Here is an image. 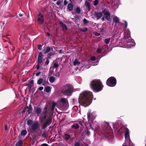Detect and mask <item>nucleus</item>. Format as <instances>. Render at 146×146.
<instances>
[{"label":"nucleus","mask_w":146,"mask_h":146,"mask_svg":"<svg viewBox=\"0 0 146 146\" xmlns=\"http://www.w3.org/2000/svg\"><path fill=\"white\" fill-rule=\"evenodd\" d=\"M92 99V93L90 91H85L80 94L78 102L81 105L86 107L90 104Z\"/></svg>","instance_id":"1"},{"label":"nucleus","mask_w":146,"mask_h":146,"mask_svg":"<svg viewBox=\"0 0 146 146\" xmlns=\"http://www.w3.org/2000/svg\"><path fill=\"white\" fill-rule=\"evenodd\" d=\"M91 88L94 91L99 92L101 91L104 87L102 82L100 80H94L90 83Z\"/></svg>","instance_id":"2"},{"label":"nucleus","mask_w":146,"mask_h":146,"mask_svg":"<svg viewBox=\"0 0 146 146\" xmlns=\"http://www.w3.org/2000/svg\"><path fill=\"white\" fill-rule=\"evenodd\" d=\"M73 87L70 84H66L63 87L62 92L65 95L71 96L73 91Z\"/></svg>","instance_id":"3"},{"label":"nucleus","mask_w":146,"mask_h":146,"mask_svg":"<svg viewBox=\"0 0 146 146\" xmlns=\"http://www.w3.org/2000/svg\"><path fill=\"white\" fill-rule=\"evenodd\" d=\"M106 84L108 86L113 87L116 85V80L114 77H110L107 79Z\"/></svg>","instance_id":"4"},{"label":"nucleus","mask_w":146,"mask_h":146,"mask_svg":"<svg viewBox=\"0 0 146 146\" xmlns=\"http://www.w3.org/2000/svg\"><path fill=\"white\" fill-rule=\"evenodd\" d=\"M102 13L105 16V17H102V21H104L105 19L107 21H109L110 17V13L106 9H104L102 10Z\"/></svg>","instance_id":"5"},{"label":"nucleus","mask_w":146,"mask_h":146,"mask_svg":"<svg viewBox=\"0 0 146 146\" xmlns=\"http://www.w3.org/2000/svg\"><path fill=\"white\" fill-rule=\"evenodd\" d=\"M52 117H50L48 118L43 124L42 127V129H45L48 126L50 125L52 122Z\"/></svg>","instance_id":"6"},{"label":"nucleus","mask_w":146,"mask_h":146,"mask_svg":"<svg viewBox=\"0 0 146 146\" xmlns=\"http://www.w3.org/2000/svg\"><path fill=\"white\" fill-rule=\"evenodd\" d=\"M39 124L38 122H36L31 125V128H30L29 130L31 132H33L38 129L39 128Z\"/></svg>","instance_id":"7"},{"label":"nucleus","mask_w":146,"mask_h":146,"mask_svg":"<svg viewBox=\"0 0 146 146\" xmlns=\"http://www.w3.org/2000/svg\"><path fill=\"white\" fill-rule=\"evenodd\" d=\"M38 19L37 20V21L39 22L40 24H42L44 22V19L43 18V15L41 14V13H40L38 15Z\"/></svg>","instance_id":"8"},{"label":"nucleus","mask_w":146,"mask_h":146,"mask_svg":"<svg viewBox=\"0 0 146 146\" xmlns=\"http://www.w3.org/2000/svg\"><path fill=\"white\" fill-rule=\"evenodd\" d=\"M95 118V116L93 113H91L90 112H88L87 113V118L88 120H93Z\"/></svg>","instance_id":"9"},{"label":"nucleus","mask_w":146,"mask_h":146,"mask_svg":"<svg viewBox=\"0 0 146 146\" xmlns=\"http://www.w3.org/2000/svg\"><path fill=\"white\" fill-rule=\"evenodd\" d=\"M42 56H43L42 54V52H40L38 57V63L41 64L42 61L44 60V58H42Z\"/></svg>","instance_id":"10"},{"label":"nucleus","mask_w":146,"mask_h":146,"mask_svg":"<svg viewBox=\"0 0 146 146\" xmlns=\"http://www.w3.org/2000/svg\"><path fill=\"white\" fill-rule=\"evenodd\" d=\"M59 24L61 27L62 28V30L64 31H66L68 30V28L66 25L62 21H59Z\"/></svg>","instance_id":"11"},{"label":"nucleus","mask_w":146,"mask_h":146,"mask_svg":"<svg viewBox=\"0 0 146 146\" xmlns=\"http://www.w3.org/2000/svg\"><path fill=\"white\" fill-rule=\"evenodd\" d=\"M102 12H95L94 14V16L97 18V19H98L101 18L102 16Z\"/></svg>","instance_id":"12"},{"label":"nucleus","mask_w":146,"mask_h":146,"mask_svg":"<svg viewBox=\"0 0 146 146\" xmlns=\"http://www.w3.org/2000/svg\"><path fill=\"white\" fill-rule=\"evenodd\" d=\"M35 109L36 110V115L37 116L39 115L42 112V110L41 108L40 107H38L36 108H35Z\"/></svg>","instance_id":"13"},{"label":"nucleus","mask_w":146,"mask_h":146,"mask_svg":"<svg viewBox=\"0 0 146 146\" xmlns=\"http://www.w3.org/2000/svg\"><path fill=\"white\" fill-rule=\"evenodd\" d=\"M70 0V1L71 3L68 4L67 6V9L69 11H71L73 9L74 5L72 2L71 1V0Z\"/></svg>","instance_id":"14"},{"label":"nucleus","mask_w":146,"mask_h":146,"mask_svg":"<svg viewBox=\"0 0 146 146\" xmlns=\"http://www.w3.org/2000/svg\"><path fill=\"white\" fill-rule=\"evenodd\" d=\"M25 108H27L28 110H27V112L29 114H31L33 112V108L30 105L29 106H27L25 107Z\"/></svg>","instance_id":"15"},{"label":"nucleus","mask_w":146,"mask_h":146,"mask_svg":"<svg viewBox=\"0 0 146 146\" xmlns=\"http://www.w3.org/2000/svg\"><path fill=\"white\" fill-rule=\"evenodd\" d=\"M51 49V50L53 49L52 48H50L49 46L46 47V48H45L43 50L44 54H45L46 53L49 52L50 51Z\"/></svg>","instance_id":"16"},{"label":"nucleus","mask_w":146,"mask_h":146,"mask_svg":"<svg viewBox=\"0 0 146 146\" xmlns=\"http://www.w3.org/2000/svg\"><path fill=\"white\" fill-rule=\"evenodd\" d=\"M126 131L125 132V138H129V130L127 127L125 129Z\"/></svg>","instance_id":"17"},{"label":"nucleus","mask_w":146,"mask_h":146,"mask_svg":"<svg viewBox=\"0 0 146 146\" xmlns=\"http://www.w3.org/2000/svg\"><path fill=\"white\" fill-rule=\"evenodd\" d=\"M113 22L117 24L119 22V18L116 16L114 17L113 18Z\"/></svg>","instance_id":"18"},{"label":"nucleus","mask_w":146,"mask_h":146,"mask_svg":"<svg viewBox=\"0 0 146 146\" xmlns=\"http://www.w3.org/2000/svg\"><path fill=\"white\" fill-rule=\"evenodd\" d=\"M71 127L73 129H79V125L77 123H74L71 126Z\"/></svg>","instance_id":"19"},{"label":"nucleus","mask_w":146,"mask_h":146,"mask_svg":"<svg viewBox=\"0 0 146 146\" xmlns=\"http://www.w3.org/2000/svg\"><path fill=\"white\" fill-rule=\"evenodd\" d=\"M48 131L45 130L43 132V133L42 134V137L44 138H46L48 135Z\"/></svg>","instance_id":"20"},{"label":"nucleus","mask_w":146,"mask_h":146,"mask_svg":"<svg viewBox=\"0 0 146 146\" xmlns=\"http://www.w3.org/2000/svg\"><path fill=\"white\" fill-rule=\"evenodd\" d=\"M90 134V133L88 129H86V130L84 131L82 133L83 135H86L87 136H88Z\"/></svg>","instance_id":"21"},{"label":"nucleus","mask_w":146,"mask_h":146,"mask_svg":"<svg viewBox=\"0 0 146 146\" xmlns=\"http://www.w3.org/2000/svg\"><path fill=\"white\" fill-rule=\"evenodd\" d=\"M85 5L87 9L88 10H90V6L89 3L87 1H86L85 3Z\"/></svg>","instance_id":"22"},{"label":"nucleus","mask_w":146,"mask_h":146,"mask_svg":"<svg viewBox=\"0 0 146 146\" xmlns=\"http://www.w3.org/2000/svg\"><path fill=\"white\" fill-rule=\"evenodd\" d=\"M54 54V53H48L47 55V59H50L52 58V56Z\"/></svg>","instance_id":"23"},{"label":"nucleus","mask_w":146,"mask_h":146,"mask_svg":"<svg viewBox=\"0 0 146 146\" xmlns=\"http://www.w3.org/2000/svg\"><path fill=\"white\" fill-rule=\"evenodd\" d=\"M75 11L77 14H79L81 12V10L79 7H78L75 9Z\"/></svg>","instance_id":"24"},{"label":"nucleus","mask_w":146,"mask_h":146,"mask_svg":"<svg viewBox=\"0 0 146 146\" xmlns=\"http://www.w3.org/2000/svg\"><path fill=\"white\" fill-rule=\"evenodd\" d=\"M80 62L78 61L77 59L75 60L73 62V64L75 66H79L80 64Z\"/></svg>","instance_id":"25"},{"label":"nucleus","mask_w":146,"mask_h":146,"mask_svg":"<svg viewBox=\"0 0 146 146\" xmlns=\"http://www.w3.org/2000/svg\"><path fill=\"white\" fill-rule=\"evenodd\" d=\"M27 133V131L26 130L24 129L22 130L21 132V136H25Z\"/></svg>","instance_id":"26"},{"label":"nucleus","mask_w":146,"mask_h":146,"mask_svg":"<svg viewBox=\"0 0 146 146\" xmlns=\"http://www.w3.org/2000/svg\"><path fill=\"white\" fill-rule=\"evenodd\" d=\"M47 116L45 115H44V116L41 117L40 118V122H42L46 119L47 118Z\"/></svg>","instance_id":"27"},{"label":"nucleus","mask_w":146,"mask_h":146,"mask_svg":"<svg viewBox=\"0 0 146 146\" xmlns=\"http://www.w3.org/2000/svg\"><path fill=\"white\" fill-rule=\"evenodd\" d=\"M23 144L22 141L19 140L18 142L17 143L15 146H22Z\"/></svg>","instance_id":"28"},{"label":"nucleus","mask_w":146,"mask_h":146,"mask_svg":"<svg viewBox=\"0 0 146 146\" xmlns=\"http://www.w3.org/2000/svg\"><path fill=\"white\" fill-rule=\"evenodd\" d=\"M70 137V135L67 133H65L64 135V138L66 140H68Z\"/></svg>","instance_id":"29"},{"label":"nucleus","mask_w":146,"mask_h":146,"mask_svg":"<svg viewBox=\"0 0 146 146\" xmlns=\"http://www.w3.org/2000/svg\"><path fill=\"white\" fill-rule=\"evenodd\" d=\"M49 80L51 82L53 83L55 81V79L54 76H52L50 77Z\"/></svg>","instance_id":"30"},{"label":"nucleus","mask_w":146,"mask_h":146,"mask_svg":"<svg viewBox=\"0 0 146 146\" xmlns=\"http://www.w3.org/2000/svg\"><path fill=\"white\" fill-rule=\"evenodd\" d=\"M45 91L47 93L49 92L51 90L50 87L49 86L46 87L45 88Z\"/></svg>","instance_id":"31"},{"label":"nucleus","mask_w":146,"mask_h":146,"mask_svg":"<svg viewBox=\"0 0 146 146\" xmlns=\"http://www.w3.org/2000/svg\"><path fill=\"white\" fill-rule=\"evenodd\" d=\"M27 124L28 125L31 126L32 125L33 121L31 119H29L27 121Z\"/></svg>","instance_id":"32"},{"label":"nucleus","mask_w":146,"mask_h":146,"mask_svg":"<svg viewBox=\"0 0 146 146\" xmlns=\"http://www.w3.org/2000/svg\"><path fill=\"white\" fill-rule=\"evenodd\" d=\"M56 104L55 103L53 102L52 103V108H51V111H54L55 107L56 106Z\"/></svg>","instance_id":"33"},{"label":"nucleus","mask_w":146,"mask_h":146,"mask_svg":"<svg viewBox=\"0 0 146 146\" xmlns=\"http://www.w3.org/2000/svg\"><path fill=\"white\" fill-rule=\"evenodd\" d=\"M25 13L23 12L22 13H19L18 15H16V16L17 18H19L22 17Z\"/></svg>","instance_id":"34"},{"label":"nucleus","mask_w":146,"mask_h":146,"mask_svg":"<svg viewBox=\"0 0 146 146\" xmlns=\"http://www.w3.org/2000/svg\"><path fill=\"white\" fill-rule=\"evenodd\" d=\"M42 78H40L38 80L37 83L38 84L40 85L42 83Z\"/></svg>","instance_id":"35"},{"label":"nucleus","mask_w":146,"mask_h":146,"mask_svg":"<svg viewBox=\"0 0 146 146\" xmlns=\"http://www.w3.org/2000/svg\"><path fill=\"white\" fill-rule=\"evenodd\" d=\"M110 38H106L104 40L106 44H108L109 43L110 41Z\"/></svg>","instance_id":"36"},{"label":"nucleus","mask_w":146,"mask_h":146,"mask_svg":"<svg viewBox=\"0 0 146 146\" xmlns=\"http://www.w3.org/2000/svg\"><path fill=\"white\" fill-rule=\"evenodd\" d=\"M66 99L65 98H62L60 100V102L63 104H66Z\"/></svg>","instance_id":"37"},{"label":"nucleus","mask_w":146,"mask_h":146,"mask_svg":"<svg viewBox=\"0 0 146 146\" xmlns=\"http://www.w3.org/2000/svg\"><path fill=\"white\" fill-rule=\"evenodd\" d=\"M103 47H102L101 49H100V48H97V52L98 53V54L102 52L101 50H103Z\"/></svg>","instance_id":"38"},{"label":"nucleus","mask_w":146,"mask_h":146,"mask_svg":"<svg viewBox=\"0 0 146 146\" xmlns=\"http://www.w3.org/2000/svg\"><path fill=\"white\" fill-rule=\"evenodd\" d=\"M80 30L82 32H86L88 31V29L87 27L82 28L80 29Z\"/></svg>","instance_id":"39"},{"label":"nucleus","mask_w":146,"mask_h":146,"mask_svg":"<svg viewBox=\"0 0 146 146\" xmlns=\"http://www.w3.org/2000/svg\"><path fill=\"white\" fill-rule=\"evenodd\" d=\"M98 2L99 1L98 0H95L93 1V4L95 6L97 5H98Z\"/></svg>","instance_id":"40"},{"label":"nucleus","mask_w":146,"mask_h":146,"mask_svg":"<svg viewBox=\"0 0 146 146\" xmlns=\"http://www.w3.org/2000/svg\"><path fill=\"white\" fill-rule=\"evenodd\" d=\"M83 22L84 24H86L89 23V21L87 20L86 19L84 18L83 19Z\"/></svg>","instance_id":"41"},{"label":"nucleus","mask_w":146,"mask_h":146,"mask_svg":"<svg viewBox=\"0 0 146 146\" xmlns=\"http://www.w3.org/2000/svg\"><path fill=\"white\" fill-rule=\"evenodd\" d=\"M58 65L57 63H54V65H53L54 67L56 68H58Z\"/></svg>","instance_id":"42"},{"label":"nucleus","mask_w":146,"mask_h":146,"mask_svg":"<svg viewBox=\"0 0 146 146\" xmlns=\"http://www.w3.org/2000/svg\"><path fill=\"white\" fill-rule=\"evenodd\" d=\"M74 18L75 19V21H77L79 19V17L77 15H76L74 16Z\"/></svg>","instance_id":"43"},{"label":"nucleus","mask_w":146,"mask_h":146,"mask_svg":"<svg viewBox=\"0 0 146 146\" xmlns=\"http://www.w3.org/2000/svg\"><path fill=\"white\" fill-rule=\"evenodd\" d=\"M42 45L40 44H39L38 46V48L39 50H42Z\"/></svg>","instance_id":"44"},{"label":"nucleus","mask_w":146,"mask_h":146,"mask_svg":"<svg viewBox=\"0 0 146 146\" xmlns=\"http://www.w3.org/2000/svg\"><path fill=\"white\" fill-rule=\"evenodd\" d=\"M40 63H38V62H37V64L36 66V68L37 70H38L39 69L40 67Z\"/></svg>","instance_id":"45"},{"label":"nucleus","mask_w":146,"mask_h":146,"mask_svg":"<svg viewBox=\"0 0 146 146\" xmlns=\"http://www.w3.org/2000/svg\"><path fill=\"white\" fill-rule=\"evenodd\" d=\"M96 59V58L94 56H92L91 57V60L92 61H94Z\"/></svg>","instance_id":"46"},{"label":"nucleus","mask_w":146,"mask_h":146,"mask_svg":"<svg viewBox=\"0 0 146 146\" xmlns=\"http://www.w3.org/2000/svg\"><path fill=\"white\" fill-rule=\"evenodd\" d=\"M80 144L79 142H77L75 143L74 146H79Z\"/></svg>","instance_id":"47"},{"label":"nucleus","mask_w":146,"mask_h":146,"mask_svg":"<svg viewBox=\"0 0 146 146\" xmlns=\"http://www.w3.org/2000/svg\"><path fill=\"white\" fill-rule=\"evenodd\" d=\"M68 4V2L66 0H64V4L65 5H66Z\"/></svg>","instance_id":"48"},{"label":"nucleus","mask_w":146,"mask_h":146,"mask_svg":"<svg viewBox=\"0 0 146 146\" xmlns=\"http://www.w3.org/2000/svg\"><path fill=\"white\" fill-rule=\"evenodd\" d=\"M61 1H58L56 3V4L58 5H60L61 4Z\"/></svg>","instance_id":"49"},{"label":"nucleus","mask_w":146,"mask_h":146,"mask_svg":"<svg viewBox=\"0 0 146 146\" xmlns=\"http://www.w3.org/2000/svg\"><path fill=\"white\" fill-rule=\"evenodd\" d=\"M32 85H29V87L28 88V90L29 91H30L31 90V88L32 87Z\"/></svg>","instance_id":"50"},{"label":"nucleus","mask_w":146,"mask_h":146,"mask_svg":"<svg viewBox=\"0 0 146 146\" xmlns=\"http://www.w3.org/2000/svg\"><path fill=\"white\" fill-rule=\"evenodd\" d=\"M33 83H34L33 80H31L30 82V85H32V84L33 85Z\"/></svg>","instance_id":"51"},{"label":"nucleus","mask_w":146,"mask_h":146,"mask_svg":"<svg viewBox=\"0 0 146 146\" xmlns=\"http://www.w3.org/2000/svg\"><path fill=\"white\" fill-rule=\"evenodd\" d=\"M48 145L46 143H44L41 145L40 146H48Z\"/></svg>","instance_id":"52"},{"label":"nucleus","mask_w":146,"mask_h":146,"mask_svg":"<svg viewBox=\"0 0 146 146\" xmlns=\"http://www.w3.org/2000/svg\"><path fill=\"white\" fill-rule=\"evenodd\" d=\"M49 61L48 60V59H47V60H46V61L45 62V64H46V65H48V64L49 63Z\"/></svg>","instance_id":"53"},{"label":"nucleus","mask_w":146,"mask_h":146,"mask_svg":"<svg viewBox=\"0 0 146 146\" xmlns=\"http://www.w3.org/2000/svg\"><path fill=\"white\" fill-rule=\"evenodd\" d=\"M58 52L59 54H62L63 53V51L62 50H58Z\"/></svg>","instance_id":"54"},{"label":"nucleus","mask_w":146,"mask_h":146,"mask_svg":"<svg viewBox=\"0 0 146 146\" xmlns=\"http://www.w3.org/2000/svg\"><path fill=\"white\" fill-rule=\"evenodd\" d=\"M125 28H126L127 27V22L125 21Z\"/></svg>","instance_id":"55"},{"label":"nucleus","mask_w":146,"mask_h":146,"mask_svg":"<svg viewBox=\"0 0 146 146\" xmlns=\"http://www.w3.org/2000/svg\"><path fill=\"white\" fill-rule=\"evenodd\" d=\"M41 73V72H37L36 74V76H38L40 75Z\"/></svg>","instance_id":"56"},{"label":"nucleus","mask_w":146,"mask_h":146,"mask_svg":"<svg viewBox=\"0 0 146 146\" xmlns=\"http://www.w3.org/2000/svg\"><path fill=\"white\" fill-rule=\"evenodd\" d=\"M47 110H44V115H47Z\"/></svg>","instance_id":"57"},{"label":"nucleus","mask_w":146,"mask_h":146,"mask_svg":"<svg viewBox=\"0 0 146 146\" xmlns=\"http://www.w3.org/2000/svg\"><path fill=\"white\" fill-rule=\"evenodd\" d=\"M5 131H7L8 129V127L6 125H5Z\"/></svg>","instance_id":"58"},{"label":"nucleus","mask_w":146,"mask_h":146,"mask_svg":"<svg viewBox=\"0 0 146 146\" xmlns=\"http://www.w3.org/2000/svg\"><path fill=\"white\" fill-rule=\"evenodd\" d=\"M43 88H44L43 87L41 86V87H40L38 89H39V90H42L43 89Z\"/></svg>","instance_id":"59"},{"label":"nucleus","mask_w":146,"mask_h":146,"mask_svg":"<svg viewBox=\"0 0 146 146\" xmlns=\"http://www.w3.org/2000/svg\"><path fill=\"white\" fill-rule=\"evenodd\" d=\"M26 109H27V108H25V107L24 109L22 111V112L23 113L25 112L26 111Z\"/></svg>","instance_id":"60"},{"label":"nucleus","mask_w":146,"mask_h":146,"mask_svg":"<svg viewBox=\"0 0 146 146\" xmlns=\"http://www.w3.org/2000/svg\"><path fill=\"white\" fill-rule=\"evenodd\" d=\"M100 31L102 33H103L104 31V28H102L101 29Z\"/></svg>","instance_id":"61"},{"label":"nucleus","mask_w":146,"mask_h":146,"mask_svg":"<svg viewBox=\"0 0 146 146\" xmlns=\"http://www.w3.org/2000/svg\"><path fill=\"white\" fill-rule=\"evenodd\" d=\"M66 22L68 24H71L72 22H70V21H67Z\"/></svg>","instance_id":"62"},{"label":"nucleus","mask_w":146,"mask_h":146,"mask_svg":"<svg viewBox=\"0 0 146 146\" xmlns=\"http://www.w3.org/2000/svg\"><path fill=\"white\" fill-rule=\"evenodd\" d=\"M44 109H45V110H47L48 109V107L47 106L45 107L44 108Z\"/></svg>","instance_id":"63"},{"label":"nucleus","mask_w":146,"mask_h":146,"mask_svg":"<svg viewBox=\"0 0 146 146\" xmlns=\"http://www.w3.org/2000/svg\"><path fill=\"white\" fill-rule=\"evenodd\" d=\"M89 23L91 24H93V23L91 21H89Z\"/></svg>","instance_id":"64"}]
</instances>
